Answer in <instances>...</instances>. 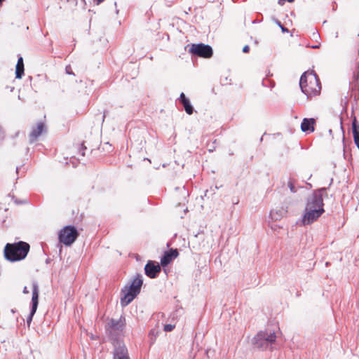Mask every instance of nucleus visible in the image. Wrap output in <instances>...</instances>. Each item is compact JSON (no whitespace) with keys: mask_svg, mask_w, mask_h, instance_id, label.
<instances>
[{"mask_svg":"<svg viewBox=\"0 0 359 359\" xmlns=\"http://www.w3.org/2000/svg\"><path fill=\"white\" fill-rule=\"evenodd\" d=\"M24 62L22 57L20 56L15 66V78L18 79H22L24 75Z\"/></svg>","mask_w":359,"mask_h":359,"instance_id":"obj_17","label":"nucleus"},{"mask_svg":"<svg viewBox=\"0 0 359 359\" xmlns=\"http://www.w3.org/2000/svg\"><path fill=\"white\" fill-rule=\"evenodd\" d=\"M15 203H22V202H18L17 201H15Z\"/></svg>","mask_w":359,"mask_h":359,"instance_id":"obj_41","label":"nucleus"},{"mask_svg":"<svg viewBox=\"0 0 359 359\" xmlns=\"http://www.w3.org/2000/svg\"><path fill=\"white\" fill-rule=\"evenodd\" d=\"M250 51V46L248 45H245L243 48V52L244 53H247Z\"/></svg>","mask_w":359,"mask_h":359,"instance_id":"obj_27","label":"nucleus"},{"mask_svg":"<svg viewBox=\"0 0 359 359\" xmlns=\"http://www.w3.org/2000/svg\"><path fill=\"white\" fill-rule=\"evenodd\" d=\"M316 120L313 118H304L301 123V129L303 132L310 133L314 131Z\"/></svg>","mask_w":359,"mask_h":359,"instance_id":"obj_14","label":"nucleus"},{"mask_svg":"<svg viewBox=\"0 0 359 359\" xmlns=\"http://www.w3.org/2000/svg\"><path fill=\"white\" fill-rule=\"evenodd\" d=\"M65 72H66V74H67L69 75H73V76L75 75L74 72L72 69V67L69 65L66 66Z\"/></svg>","mask_w":359,"mask_h":359,"instance_id":"obj_24","label":"nucleus"},{"mask_svg":"<svg viewBox=\"0 0 359 359\" xmlns=\"http://www.w3.org/2000/svg\"><path fill=\"white\" fill-rule=\"evenodd\" d=\"M161 271V266L154 261L149 260L144 266V273L150 278L158 277Z\"/></svg>","mask_w":359,"mask_h":359,"instance_id":"obj_11","label":"nucleus"},{"mask_svg":"<svg viewBox=\"0 0 359 359\" xmlns=\"http://www.w3.org/2000/svg\"><path fill=\"white\" fill-rule=\"evenodd\" d=\"M286 1H287V0H278V4L279 5H280V6H283V5L285 4V2Z\"/></svg>","mask_w":359,"mask_h":359,"instance_id":"obj_29","label":"nucleus"},{"mask_svg":"<svg viewBox=\"0 0 359 359\" xmlns=\"http://www.w3.org/2000/svg\"><path fill=\"white\" fill-rule=\"evenodd\" d=\"M175 328V325H171V324H166L164 325V331L165 332H171L173 330V329Z\"/></svg>","mask_w":359,"mask_h":359,"instance_id":"obj_23","label":"nucleus"},{"mask_svg":"<svg viewBox=\"0 0 359 359\" xmlns=\"http://www.w3.org/2000/svg\"><path fill=\"white\" fill-rule=\"evenodd\" d=\"M79 236L77 229L72 225H67L59 231V242L66 246H70Z\"/></svg>","mask_w":359,"mask_h":359,"instance_id":"obj_5","label":"nucleus"},{"mask_svg":"<svg viewBox=\"0 0 359 359\" xmlns=\"http://www.w3.org/2000/svg\"><path fill=\"white\" fill-rule=\"evenodd\" d=\"M87 149V147L84 145V143L83 142L81 144V147L79 149V152L81 154V155L83 156H85V152L84 151Z\"/></svg>","mask_w":359,"mask_h":359,"instance_id":"obj_25","label":"nucleus"},{"mask_svg":"<svg viewBox=\"0 0 359 359\" xmlns=\"http://www.w3.org/2000/svg\"><path fill=\"white\" fill-rule=\"evenodd\" d=\"M262 85L266 87L273 88L275 86V82L269 79H263Z\"/></svg>","mask_w":359,"mask_h":359,"instance_id":"obj_21","label":"nucleus"},{"mask_svg":"<svg viewBox=\"0 0 359 359\" xmlns=\"http://www.w3.org/2000/svg\"><path fill=\"white\" fill-rule=\"evenodd\" d=\"M39 286L37 283L34 282L32 284V301H31V308H30V312L29 316L26 318L27 323L28 326L30 325L33 316L36 313V311L37 310V307L39 305Z\"/></svg>","mask_w":359,"mask_h":359,"instance_id":"obj_10","label":"nucleus"},{"mask_svg":"<svg viewBox=\"0 0 359 359\" xmlns=\"http://www.w3.org/2000/svg\"><path fill=\"white\" fill-rule=\"evenodd\" d=\"M19 169H20V168H19V167H17V168H16V172H17V173L18 172Z\"/></svg>","mask_w":359,"mask_h":359,"instance_id":"obj_36","label":"nucleus"},{"mask_svg":"<svg viewBox=\"0 0 359 359\" xmlns=\"http://www.w3.org/2000/svg\"><path fill=\"white\" fill-rule=\"evenodd\" d=\"M294 182H295V180H292V178H290V180L287 182V186L292 193L297 192V189L295 187Z\"/></svg>","mask_w":359,"mask_h":359,"instance_id":"obj_20","label":"nucleus"},{"mask_svg":"<svg viewBox=\"0 0 359 359\" xmlns=\"http://www.w3.org/2000/svg\"><path fill=\"white\" fill-rule=\"evenodd\" d=\"M276 23L281 29V31L283 33L289 32V29L287 27H284L278 20H276Z\"/></svg>","mask_w":359,"mask_h":359,"instance_id":"obj_22","label":"nucleus"},{"mask_svg":"<svg viewBox=\"0 0 359 359\" xmlns=\"http://www.w3.org/2000/svg\"><path fill=\"white\" fill-rule=\"evenodd\" d=\"M318 36V33H313V36Z\"/></svg>","mask_w":359,"mask_h":359,"instance_id":"obj_34","label":"nucleus"},{"mask_svg":"<svg viewBox=\"0 0 359 359\" xmlns=\"http://www.w3.org/2000/svg\"><path fill=\"white\" fill-rule=\"evenodd\" d=\"M355 72H359V62H358V64L355 67Z\"/></svg>","mask_w":359,"mask_h":359,"instance_id":"obj_31","label":"nucleus"},{"mask_svg":"<svg viewBox=\"0 0 359 359\" xmlns=\"http://www.w3.org/2000/svg\"><path fill=\"white\" fill-rule=\"evenodd\" d=\"M179 102L182 104L186 113L191 115L194 112V107L192 106L189 99L186 97L184 93H181L178 98Z\"/></svg>","mask_w":359,"mask_h":359,"instance_id":"obj_15","label":"nucleus"},{"mask_svg":"<svg viewBox=\"0 0 359 359\" xmlns=\"http://www.w3.org/2000/svg\"><path fill=\"white\" fill-rule=\"evenodd\" d=\"M192 57L210 58L213 55V50L210 45L203 43H192L189 49Z\"/></svg>","mask_w":359,"mask_h":359,"instance_id":"obj_7","label":"nucleus"},{"mask_svg":"<svg viewBox=\"0 0 359 359\" xmlns=\"http://www.w3.org/2000/svg\"><path fill=\"white\" fill-rule=\"evenodd\" d=\"M105 116H106V114H105V112H104V115H103V120L104 119Z\"/></svg>","mask_w":359,"mask_h":359,"instance_id":"obj_39","label":"nucleus"},{"mask_svg":"<svg viewBox=\"0 0 359 359\" xmlns=\"http://www.w3.org/2000/svg\"><path fill=\"white\" fill-rule=\"evenodd\" d=\"M109 333L112 339H117L126 326V318L121 316L118 320L111 318L108 323Z\"/></svg>","mask_w":359,"mask_h":359,"instance_id":"obj_8","label":"nucleus"},{"mask_svg":"<svg viewBox=\"0 0 359 359\" xmlns=\"http://www.w3.org/2000/svg\"><path fill=\"white\" fill-rule=\"evenodd\" d=\"M49 262H50V259H47L46 260V263H49Z\"/></svg>","mask_w":359,"mask_h":359,"instance_id":"obj_38","label":"nucleus"},{"mask_svg":"<svg viewBox=\"0 0 359 359\" xmlns=\"http://www.w3.org/2000/svg\"><path fill=\"white\" fill-rule=\"evenodd\" d=\"M238 203V200H237V201H233V204H237Z\"/></svg>","mask_w":359,"mask_h":359,"instance_id":"obj_33","label":"nucleus"},{"mask_svg":"<svg viewBox=\"0 0 359 359\" xmlns=\"http://www.w3.org/2000/svg\"><path fill=\"white\" fill-rule=\"evenodd\" d=\"M325 212L324 208L310 209L305 208L302 216L303 226L309 225L316 221Z\"/></svg>","mask_w":359,"mask_h":359,"instance_id":"obj_9","label":"nucleus"},{"mask_svg":"<svg viewBox=\"0 0 359 359\" xmlns=\"http://www.w3.org/2000/svg\"><path fill=\"white\" fill-rule=\"evenodd\" d=\"M22 292H23L24 294H28V293L29 292V290H28V289H27V287L26 286H25V287H24L23 290H22Z\"/></svg>","mask_w":359,"mask_h":359,"instance_id":"obj_30","label":"nucleus"},{"mask_svg":"<svg viewBox=\"0 0 359 359\" xmlns=\"http://www.w3.org/2000/svg\"><path fill=\"white\" fill-rule=\"evenodd\" d=\"M113 359H130L128 349L125 345L118 344V345L115 346Z\"/></svg>","mask_w":359,"mask_h":359,"instance_id":"obj_13","label":"nucleus"},{"mask_svg":"<svg viewBox=\"0 0 359 359\" xmlns=\"http://www.w3.org/2000/svg\"><path fill=\"white\" fill-rule=\"evenodd\" d=\"M143 284V279L141 274L137 273L130 285L124 286L121 289V304L126 306L140 294Z\"/></svg>","mask_w":359,"mask_h":359,"instance_id":"obj_3","label":"nucleus"},{"mask_svg":"<svg viewBox=\"0 0 359 359\" xmlns=\"http://www.w3.org/2000/svg\"><path fill=\"white\" fill-rule=\"evenodd\" d=\"M29 249V245L24 241L7 243L4 247V257L11 262H19L25 259Z\"/></svg>","mask_w":359,"mask_h":359,"instance_id":"obj_2","label":"nucleus"},{"mask_svg":"<svg viewBox=\"0 0 359 359\" xmlns=\"http://www.w3.org/2000/svg\"><path fill=\"white\" fill-rule=\"evenodd\" d=\"M352 133L353 136L354 143L356 147L359 146V124L357 122L356 118L354 117L352 121Z\"/></svg>","mask_w":359,"mask_h":359,"instance_id":"obj_18","label":"nucleus"},{"mask_svg":"<svg viewBox=\"0 0 359 359\" xmlns=\"http://www.w3.org/2000/svg\"><path fill=\"white\" fill-rule=\"evenodd\" d=\"M179 255L177 249L171 248L165 251L161 258V266L165 267L168 266Z\"/></svg>","mask_w":359,"mask_h":359,"instance_id":"obj_12","label":"nucleus"},{"mask_svg":"<svg viewBox=\"0 0 359 359\" xmlns=\"http://www.w3.org/2000/svg\"><path fill=\"white\" fill-rule=\"evenodd\" d=\"M294 0H287V1L290 2V3H292L293 2Z\"/></svg>","mask_w":359,"mask_h":359,"instance_id":"obj_37","label":"nucleus"},{"mask_svg":"<svg viewBox=\"0 0 359 359\" xmlns=\"http://www.w3.org/2000/svg\"><path fill=\"white\" fill-rule=\"evenodd\" d=\"M4 136V132L2 129V128L0 126V140H2Z\"/></svg>","mask_w":359,"mask_h":359,"instance_id":"obj_28","label":"nucleus"},{"mask_svg":"<svg viewBox=\"0 0 359 359\" xmlns=\"http://www.w3.org/2000/svg\"><path fill=\"white\" fill-rule=\"evenodd\" d=\"M299 86L308 98L318 95L321 89L319 78L313 71L302 74L299 79Z\"/></svg>","mask_w":359,"mask_h":359,"instance_id":"obj_1","label":"nucleus"},{"mask_svg":"<svg viewBox=\"0 0 359 359\" xmlns=\"http://www.w3.org/2000/svg\"><path fill=\"white\" fill-rule=\"evenodd\" d=\"M287 213V211L283 208L278 210H272L270 212V217L273 220H279Z\"/></svg>","mask_w":359,"mask_h":359,"instance_id":"obj_19","label":"nucleus"},{"mask_svg":"<svg viewBox=\"0 0 359 359\" xmlns=\"http://www.w3.org/2000/svg\"><path fill=\"white\" fill-rule=\"evenodd\" d=\"M276 335L274 331L266 329L259 332L252 339V342L254 347L260 351L272 349L275 343Z\"/></svg>","mask_w":359,"mask_h":359,"instance_id":"obj_4","label":"nucleus"},{"mask_svg":"<svg viewBox=\"0 0 359 359\" xmlns=\"http://www.w3.org/2000/svg\"><path fill=\"white\" fill-rule=\"evenodd\" d=\"M318 47H319V46H318V45H316V46H312V48H318Z\"/></svg>","mask_w":359,"mask_h":359,"instance_id":"obj_32","label":"nucleus"},{"mask_svg":"<svg viewBox=\"0 0 359 359\" xmlns=\"http://www.w3.org/2000/svg\"><path fill=\"white\" fill-rule=\"evenodd\" d=\"M353 77L354 81L357 83H359V72H354Z\"/></svg>","mask_w":359,"mask_h":359,"instance_id":"obj_26","label":"nucleus"},{"mask_svg":"<svg viewBox=\"0 0 359 359\" xmlns=\"http://www.w3.org/2000/svg\"><path fill=\"white\" fill-rule=\"evenodd\" d=\"M45 125L43 122L38 123L36 127H34L29 134L30 142L35 141L42 134Z\"/></svg>","mask_w":359,"mask_h":359,"instance_id":"obj_16","label":"nucleus"},{"mask_svg":"<svg viewBox=\"0 0 359 359\" xmlns=\"http://www.w3.org/2000/svg\"><path fill=\"white\" fill-rule=\"evenodd\" d=\"M13 89H14V88H13V87L10 88L11 91H13Z\"/></svg>","mask_w":359,"mask_h":359,"instance_id":"obj_40","label":"nucleus"},{"mask_svg":"<svg viewBox=\"0 0 359 359\" xmlns=\"http://www.w3.org/2000/svg\"><path fill=\"white\" fill-rule=\"evenodd\" d=\"M327 189V188L326 187H322L318 189L314 190L312 194L307 198L305 208H324L323 196L324 194H326Z\"/></svg>","mask_w":359,"mask_h":359,"instance_id":"obj_6","label":"nucleus"},{"mask_svg":"<svg viewBox=\"0 0 359 359\" xmlns=\"http://www.w3.org/2000/svg\"><path fill=\"white\" fill-rule=\"evenodd\" d=\"M332 182H333V179L332 178L331 180H330V183L329 186H330L332 184Z\"/></svg>","mask_w":359,"mask_h":359,"instance_id":"obj_35","label":"nucleus"},{"mask_svg":"<svg viewBox=\"0 0 359 359\" xmlns=\"http://www.w3.org/2000/svg\"><path fill=\"white\" fill-rule=\"evenodd\" d=\"M4 0H0V4L4 1Z\"/></svg>","mask_w":359,"mask_h":359,"instance_id":"obj_42","label":"nucleus"}]
</instances>
